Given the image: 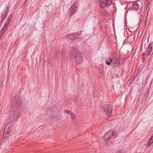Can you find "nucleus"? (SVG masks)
Wrapping results in <instances>:
<instances>
[{
  "mask_svg": "<svg viewBox=\"0 0 153 153\" xmlns=\"http://www.w3.org/2000/svg\"><path fill=\"white\" fill-rule=\"evenodd\" d=\"M4 33V32H2L1 31V32L0 33V36H2L3 34Z\"/></svg>",
  "mask_w": 153,
  "mask_h": 153,
  "instance_id": "412c9836",
  "label": "nucleus"
},
{
  "mask_svg": "<svg viewBox=\"0 0 153 153\" xmlns=\"http://www.w3.org/2000/svg\"><path fill=\"white\" fill-rule=\"evenodd\" d=\"M20 102L19 97L17 96H15L14 99L12 102V109L13 111L17 110L20 106Z\"/></svg>",
  "mask_w": 153,
  "mask_h": 153,
  "instance_id": "f03ea898",
  "label": "nucleus"
},
{
  "mask_svg": "<svg viewBox=\"0 0 153 153\" xmlns=\"http://www.w3.org/2000/svg\"><path fill=\"white\" fill-rule=\"evenodd\" d=\"M103 108L106 115L109 117L112 111V108L111 106L110 105H106Z\"/></svg>",
  "mask_w": 153,
  "mask_h": 153,
  "instance_id": "0eeeda50",
  "label": "nucleus"
},
{
  "mask_svg": "<svg viewBox=\"0 0 153 153\" xmlns=\"http://www.w3.org/2000/svg\"><path fill=\"white\" fill-rule=\"evenodd\" d=\"M142 59L143 61V62H144V61L145 60V58L144 57H143L142 58Z\"/></svg>",
  "mask_w": 153,
  "mask_h": 153,
  "instance_id": "4be33fe9",
  "label": "nucleus"
},
{
  "mask_svg": "<svg viewBox=\"0 0 153 153\" xmlns=\"http://www.w3.org/2000/svg\"><path fill=\"white\" fill-rule=\"evenodd\" d=\"M12 14H11L9 16L6 22L5 23V24L4 25V26H5L7 27V26L8 25L9 23V22H10V21L11 19H12Z\"/></svg>",
  "mask_w": 153,
  "mask_h": 153,
  "instance_id": "4468645a",
  "label": "nucleus"
},
{
  "mask_svg": "<svg viewBox=\"0 0 153 153\" xmlns=\"http://www.w3.org/2000/svg\"><path fill=\"white\" fill-rule=\"evenodd\" d=\"M8 9L7 7L6 9H5L4 12L2 13L1 16V19L3 20L5 19L7 16V13L8 12Z\"/></svg>",
  "mask_w": 153,
  "mask_h": 153,
  "instance_id": "9d476101",
  "label": "nucleus"
},
{
  "mask_svg": "<svg viewBox=\"0 0 153 153\" xmlns=\"http://www.w3.org/2000/svg\"><path fill=\"white\" fill-rule=\"evenodd\" d=\"M19 116H20V115H19V113L17 112H16L13 116L14 117L13 118H14V119L17 118L19 117Z\"/></svg>",
  "mask_w": 153,
  "mask_h": 153,
  "instance_id": "f3484780",
  "label": "nucleus"
},
{
  "mask_svg": "<svg viewBox=\"0 0 153 153\" xmlns=\"http://www.w3.org/2000/svg\"><path fill=\"white\" fill-rule=\"evenodd\" d=\"M7 127V125H6L5 127L4 131L3 132V140L4 142H6V140L10 135V131H9L8 130Z\"/></svg>",
  "mask_w": 153,
  "mask_h": 153,
  "instance_id": "423d86ee",
  "label": "nucleus"
},
{
  "mask_svg": "<svg viewBox=\"0 0 153 153\" xmlns=\"http://www.w3.org/2000/svg\"><path fill=\"white\" fill-rule=\"evenodd\" d=\"M79 34H79V33L76 34L75 33L70 34L68 35H67L66 37L68 39H71L73 40L76 39L77 38L80 39L81 37L78 36Z\"/></svg>",
  "mask_w": 153,
  "mask_h": 153,
  "instance_id": "6e6552de",
  "label": "nucleus"
},
{
  "mask_svg": "<svg viewBox=\"0 0 153 153\" xmlns=\"http://www.w3.org/2000/svg\"><path fill=\"white\" fill-rule=\"evenodd\" d=\"M64 111L66 112L67 113H68V114H70L72 112L70 111L69 110H65Z\"/></svg>",
  "mask_w": 153,
  "mask_h": 153,
  "instance_id": "aec40b11",
  "label": "nucleus"
},
{
  "mask_svg": "<svg viewBox=\"0 0 153 153\" xmlns=\"http://www.w3.org/2000/svg\"><path fill=\"white\" fill-rule=\"evenodd\" d=\"M70 115L71 116V119L73 120H74L75 118V114L73 113L72 112L71 114H70Z\"/></svg>",
  "mask_w": 153,
  "mask_h": 153,
  "instance_id": "a211bd4d",
  "label": "nucleus"
},
{
  "mask_svg": "<svg viewBox=\"0 0 153 153\" xmlns=\"http://www.w3.org/2000/svg\"><path fill=\"white\" fill-rule=\"evenodd\" d=\"M112 62V60L110 58L108 59H107L106 60V64L108 65H110L111 64V62Z\"/></svg>",
  "mask_w": 153,
  "mask_h": 153,
  "instance_id": "dca6fc26",
  "label": "nucleus"
},
{
  "mask_svg": "<svg viewBox=\"0 0 153 153\" xmlns=\"http://www.w3.org/2000/svg\"><path fill=\"white\" fill-rule=\"evenodd\" d=\"M116 153H125L124 152H122L121 151H119L116 152Z\"/></svg>",
  "mask_w": 153,
  "mask_h": 153,
  "instance_id": "b1692460",
  "label": "nucleus"
},
{
  "mask_svg": "<svg viewBox=\"0 0 153 153\" xmlns=\"http://www.w3.org/2000/svg\"><path fill=\"white\" fill-rule=\"evenodd\" d=\"M100 6L102 8L110 6L112 3L111 0H100Z\"/></svg>",
  "mask_w": 153,
  "mask_h": 153,
  "instance_id": "20e7f679",
  "label": "nucleus"
},
{
  "mask_svg": "<svg viewBox=\"0 0 153 153\" xmlns=\"http://www.w3.org/2000/svg\"><path fill=\"white\" fill-rule=\"evenodd\" d=\"M55 54L57 57L59 59L62 57V51H57L55 52Z\"/></svg>",
  "mask_w": 153,
  "mask_h": 153,
  "instance_id": "ddd939ff",
  "label": "nucleus"
},
{
  "mask_svg": "<svg viewBox=\"0 0 153 153\" xmlns=\"http://www.w3.org/2000/svg\"><path fill=\"white\" fill-rule=\"evenodd\" d=\"M146 53L148 56H150L153 54V50H152V46L151 43H150L146 50Z\"/></svg>",
  "mask_w": 153,
  "mask_h": 153,
  "instance_id": "1a4fd4ad",
  "label": "nucleus"
},
{
  "mask_svg": "<svg viewBox=\"0 0 153 153\" xmlns=\"http://www.w3.org/2000/svg\"><path fill=\"white\" fill-rule=\"evenodd\" d=\"M132 6V8L135 10H137L140 7V5L137 2H135V3L133 4Z\"/></svg>",
  "mask_w": 153,
  "mask_h": 153,
  "instance_id": "f8f14e48",
  "label": "nucleus"
},
{
  "mask_svg": "<svg viewBox=\"0 0 153 153\" xmlns=\"http://www.w3.org/2000/svg\"><path fill=\"white\" fill-rule=\"evenodd\" d=\"M71 56L73 58L74 60L80 64L82 62V57L79 51L74 46L71 48L70 50Z\"/></svg>",
  "mask_w": 153,
  "mask_h": 153,
  "instance_id": "f257e3e1",
  "label": "nucleus"
},
{
  "mask_svg": "<svg viewBox=\"0 0 153 153\" xmlns=\"http://www.w3.org/2000/svg\"><path fill=\"white\" fill-rule=\"evenodd\" d=\"M7 26L4 25V27H3L2 28V29H1V31L2 32H3L4 33V31H5V30L7 28Z\"/></svg>",
  "mask_w": 153,
  "mask_h": 153,
  "instance_id": "6ab92c4d",
  "label": "nucleus"
},
{
  "mask_svg": "<svg viewBox=\"0 0 153 153\" xmlns=\"http://www.w3.org/2000/svg\"><path fill=\"white\" fill-rule=\"evenodd\" d=\"M145 53H143L142 54V56H145Z\"/></svg>",
  "mask_w": 153,
  "mask_h": 153,
  "instance_id": "393cba45",
  "label": "nucleus"
},
{
  "mask_svg": "<svg viewBox=\"0 0 153 153\" xmlns=\"http://www.w3.org/2000/svg\"><path fill=\"white\" fill-rule=\"evenodd\" d=\"M153 143V135L149 139L148 142V146L147 147H149L150 146L151 144Z\"/></svg>",
  "mask_w": 153,
  "mask_h": 153,
  "instance_id": "2eb2a0df",
  "label": "nucleus"
},
{
  "mask_svg": "<svg viewBox=\"0 0 153 153\" xmlns=\"http://www.w3.org/2000/svg\"><path fill=\"white\" fill-rule=\"evenodd\" d=\"M112 61H113L112 64L114 66H117L120 64L119 61L116 57H114V58H113L112 59Z\"/></svg>",
  "mask_w": 153,
  "mask_h": 153,
  "instance_id": "9b49d317",
  "label": "nucleus"
},
{
  "mask_svg": "<svg viewBox=\"0 0 153 153\" xmlns=\"http://www.w3.org/2000/svg\"><path fill=\"white\" fill-rule=\"evenodd\" d=\"M76 4V2L74 3L72 6L70 8L69 11L70 15H74L77 11L78 6L77 4Z\"/></svg>",
  "mask_w": 153,
  "mask_h": 153,
  "instance_id": "39448f33",
  "label": "nucleus"
},
{
  "mask_svg": "<svg viewBox=\"0 0 153 153\" xmlns=\"http://www.w3.org/2000/svg\"><path fill=\"white\" fill-rule=\"evenodd\" d=\"M118 135V133L116 131L113 130L109 131L105 133L103 137L105 140H107L113 136L114 138H116Z\"/></svg>",
  "mask_w": 153,
  "mask_h": 153,
  "instance_id": "7ed1b4c3",
  "label": "nucleus"
},
{
  "mask_svg": "<svg viewBox=\"0 0 153 153\" xmlns=\"http://www.w3.org/2000/svg\"><path fill=\"white\" fill-rule=\"evenodd\" d=\"M149 1V0H146V1L147 2H148Z\"/></svg>",
  "mask_w": 153,
  "mask_h": 153,
  "instance_id": "a878e982",
  "label": "nucleus"
},
{
  "mask_svg": "<svg viewBox=\"0 0 153 153\" xmlns=\"http://www.w3.org/2000/svg\"><path fill=\"white\" fill-rule=\"evenodd\" d=\"M3 22V20H2L1 19V21L0 25H1L2 24Z\"/></svg>",
  "mask_w": 153,
  "mask_h": 153,
  "instance_id": "5701e85b",
  "label": "nucleus"
}]
</instances>
